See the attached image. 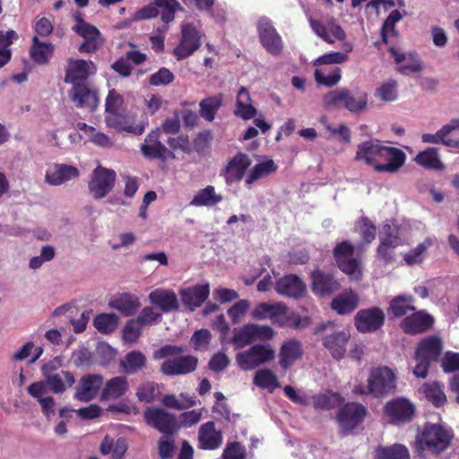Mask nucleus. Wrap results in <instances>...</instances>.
Returning a JSON list of instances; mask_svg holds the SVG:
<instances>
[{
	"instance_id": "nucleus-1",
	"label": "nucleus",
	"mask_w": 459,
	"mask_h": 459,
	"mask_svg": "<svg viewBox=\"0 0 459 459\" xmlns=\"http://www.w3.org/2000/svg\"><path fill=\"white\" fill-rule=\"evenodd\" d=\"M453 437L452 430L439 424L427 422L416 436L415 448L421 457L426 453L438 455L450 446Z\"/></svg>"
},
{
	"instance_id": "nucleus-2",
	"label": "nucleus",
	"mask_w": 459,
	"mask_h": 459,
	"mask_svg": "<svg viewBox=\"0 0 459 459\" xmlns=\"http://www.w3.org/2000/svg\"><path fill=\"white\" fill-rule=\"evenodd\" d=\"M397 377L395 373L386 366L371 368L367 385L359 384L353 388V392L360 395H371L377 399H383L396 392Z\"/></svg>"
},
{
	"instance_id": "nucleus-3",
	"label": "nucleus",
	"mask_w": 459,
	"mask_h": 459,
	"mask_svg": "<svg viewBox=\"0 0 459 459\" xmlns=\"http://www.w3.org/2000/svg\"><path fill=\"white\" fill-rule=\"evenodd\" d=\"M322 101L325 108H345L351 113L358 114L367 108L368 95L359 88L351 90L347 87H340L325 93Z\"/></svg>"
},
{
	"instance_id": "nucleus-4",
	"label": "nucleus",
	"mask_w": 459,
	"mask_h": 459,
	"mask_svg": "<svg viewBox=\"0 0 459 459\" xmlns=\"http://www.w3.org/2000/svg\"><path fill=\"white\" fill-rule=\"evenodd\" d=\"M402 245L400 228L397 225L385 223L379 232L377 257L385 264H392L395 260V248Z\"/></svg>"
},
{
	"instance_id": "nucleus-5",
	"label": "nucleus",
	"mask_w": 459,
	"mask_h": 459,
	"mask_svg": "<svg viewBox=\"0 0 459 459\" xmlns=\"http://www.w3.org/2000/svg\"><path fill=\"white\" fill-rule=\"evenodd\" d=\"M368 414L367 408L359 403L350 402L343 404L338 411L336 420L343 435L351 433L360 425Z\"/></svg>"
},
{
	"instance_id": "nucleus-6",
	"label": "nucleus",
	"mask_w": 459,
	"mask_h": 459,
	"mask_svg": "<svg viewBox=\"0 0 459 459\" xmlns=\"http://www.w3.org/2000/svg\"><path fill=\"white\" fill-rule=\"evenodd\" d=\"M145 422L166 437H172L179 430L176 416L160 407L148 408L144 411Z\"/></svg>"
},
{
	"instance_id": "nucleus-7",
	"label": "nucleus",
	"mask_w": 459,
	"mask_h": 459,
	"mask_svg": "<svg viewBox=\"0 0 459 459\" xmlns=\"http://www.w3.org/2000/svg\"><path fill=\"white\" fill-rule=\"evenodd\" d=\"M275 358V350L270 345L255 344L246 351L236 356L238 367L243 370H250Z\"/></svg>"
},
{
	"instance_id": "nucleus-8",
	"label": "nucleus",
	"mask_w": 459,
	"mask_h": 459,
	"mask_svg": "<svg viewBox=\"0 0 459 459\" xmlns=\"http://www.w3.org/2000/svg\"><path fill=\"white\" fill-rule=\"evenodd\" d=\"M202 33L193 23H185L181 26L179 43L173 49L172 54L178 61L191 56L201 47Z\"/></svg>"
},
{
	"instance_id": "nucleus-9",
	"label": "nucleus",
	"mask_w": 459,
	"mask_h": 459,
	"mask_svg": "<svg viewBox=\"0 0 459 459\" xmlns=\"http://www.w3.org/2000/svg\"><path fill=\"white\" fill-rule=\"evenodd\" d=\"M257 33L261 45L270 55L278 56L282 53V39L270 19L263 17L258 21Z\"/></svg>"
},
{
	"instance_id": "nucleus-10",
	"label": "nucleus",
	"mask_w": 459,
	"mask_h": 459,
	"mask_svg": "<svg viewBox=\"0 0 459 459\" xmlns=\"http://www.w3.org/2000/svg\"><path fill=\"white\" fill-rule=\"evenodd\" d=\"M384 413L393 425L410 422L415 414V406L408 399L397 397L388 401L384 406Z\"/></svg>"
},
{
	"instance_id": "nucleus-11",
	"label": "nucleus",
	"mask_w": 459,
	"mask_h": 459,
	"mask_svg": "<svg viewBox=\"0 0 459 459\" xmlns=\"http://www.w3.org/2000/svg\"><path fill=\"white\" fill-rule=\"evenodd\" d=\"M141 153L144 158L153 160H159L166 162L168 159L175 160L176 154L169 151L160 141V129L152 130L144 138L140 147Z\"/></svg>"
},
{
	"instance_id": "nucleus-12",
	"label": "nucleus",
	"mask_w": 459,
	"mask_h": 459,
	"mask_svg": "<svg viewBox=\"0 0 459 459\" xmlns=\"http://www.w3.org/2000/svg\"><path fill=\"white\" fill-rule=\"evenodd\" d=\"M116 172L112 169L98 166L89 182V191L95 199L104 198L114 187Z\"/></svg>"
},
{
	"instance_id": "nucleus-13",
	"label": "nucleus",
	"mask_w": 459,
	"mask_h": 459,
	"mask_svg": "<svg viewBox=\"0 0 459 459\" xmlns=\"http://www.w3.org/2000/svg\"><path fill=\"white\" fill-rule=\"evenodd\" d=\"M384 311L378 307L361 309L354 317V324L358 332L361 333H375L385 324Z\"/></svg>"
},
{
	"instance_id": "nucleus-14",
	"label": "nucleus",
	"mask_w": 459,
	"mask_h": 459,
	"mask_svg": "<svg viewBox=\"0 0 459 459\" xmlns=\"http://www.w3.org/2000/svg\"><path fill=\"white\" fill-rule=\"evenodd\" d=\"M97 72V66L92 61L69 58L65 67V82L76 85L85 83L91 75Z\"/></svg>"
},
{
	"instance_id": "nucleus-15",
	"label": "nucleus",
	"mask_w": 459,
	"mask_h": 459,
	"mask_svg": "<svg viewBox=\"0 0 459 459\" xmlns=\"http://www.w3.org/2000/svg\"><path fill=\"white\" fill-rule=\"evenodd\" d=\"M434 322V317L426 310H415L403 318L400 328L405 334L417 335L432 328Z\"/></svg>"
},
{
	"instance_id": "nucleus-16",
	"label": "nucleus",
	"mask_w": 459,
	"mask_h": 459,
	"mask_svg": "<svg viewBox=\"0 0 459 459\" xmlns=\"http://www.w3.org/2000/svg\"><path fill=\"white\" fill-rule=\"evenodd\" d=\"M310 279L311 290L316 296L329 297L341 288L340 281L333 273L318 268L311 272Z\"/></svg>"
},
{
	"instance_id": "nucleus-17",
	"label": "nucleus",
	"mask_w": 459,
	"mask_h": 459,
	"mask_svg": "<svg viewBox=\"0 0 459 459\" xmlns=\"http://www.w3.org/2000/svg\"><path fill=\"white\" fill-rule=\"evenodd\" d=\"M68 95L70 100L79 108L94 111L99 106L98 91L95 89H91L88 82L76 83V85L72 86Z\"/></svg>"
},
{
	"instance_id": "nucleus-18",
	"label": "nucleus",
	"mask_w": 459,
	"mask_h": 459,
	"mask_svg": "<svg viewBox=\"0 0 459 459\" xmlns=\"http://www.w3.org/2000/svg\"><path fill=\"white\" fill-rule=\"evenodd\" d=\"M274 290L281 296L299 299L305 296L307 286L297 274L290 273L276 281Z\"/></svg>"
},
{
	"instance_id": "nucleus-19",
	"label": "nucleus",
	"mask_w": 459,
	"mask_h": 459,
	"mask_svg": "<svg viewBox=\"0 0 459 459\" xmlns=\"http://www.w3.org/2000/svg\"><path fill=\"white\" fill-rule=\"evenodd\" d=\"M198 359L193 355H180L168 359L160 366V371L169 377L182 376L194 372L197 368Z\"/></svg>"
},
{
	"instance_id": "nucleus-20",
	"label": "nucleus",
	"mask_w": 459,
	"mask_h": 459,
	"mask_svg": "<svg viewBox=\"0 0 459 459\" xmlns=\"http://www.w3.org/2000/svg\"><path fill=\"white\" fill-rule=\"evenodd\" d=\"M354 246L348 240L338 243L333 250L338 268L348 275L354 274L359 268V261L352 258Z\"/></svg>"
},
{
	"instance_id": "nucleus-21",
	"label": "nucleus",
	"mask_w": 459,
	"mask_h": 459,
	"mask_svg": "<svg viewBox=\"0 0 459 459\" xmlns=\"http://www.w3.org/2000/svg\"><path fill=\"white\" fill-rule=\"evenodd\" d=\"M250 164L251 160L247 154L238 152L228 161L227 165L221 172V176L224 178L227 185L238 182L243 178Z\"/></svg>"
},
{
	"instance_id": "nucleus-22",
	"label": "nucleus",
	"mask_w": 459,
	"mask_h": 459,
	"mask_svg": "<svg viewBox=\"0 0 459 459\" xmlns=\"http://www.w3.org/2000/svg\"><path fill=\"white\" fill-rule=\"evenodd\" d=\"M103 385V377L100 374H88L81 377L76 386L74 397L81 402L93 400Z\"/></svg>"
},
{
	"instance_id": "nucleus-23",
	"label": "nucleus",
	"mask_w": 459,
	"mask_h": 459,
	"mask_svg": "<svg viewBox=\"0 0 459 459\" xmlns=\"http://www.w3.org/2000/svg\"><path fill=\"white\" fill-rule=\"evenodd\" d=\"M443 351L442 340L436 335L425 337L417 344L414 359H424L431 363L437 362Z\"/></svg>"
},
{
	"instance_id": "nucleus-24",
	"label": "nucleus",
	"mask_w": 459,
	"mask_h": 459,
	"mask_svg": "<svg viewBox=\"0 0 459 459\" xmlns=\"http://www.w3.org/2000/svg\"><path fill=\"white\" fill-rule=\"evenodd\" d=\"M105 122L108 127L117 132H126L134 135H141L146 127L143 123L135 124L134 117L120 113L107 115Z\"/></svg>"
},
{
	"instance_id": "nucleus-25",
	"label": "nucleus",
	"mask_w": 459,
	"mask_h": 459,
	"mask_svg": "<svg viewBox=\"0 0 459 459\" xmlns=\"http://www.w3.org/2000/svg\"><path fill=\"white\" fill-rule=\"evenodd\" d=\"M385 160L386 162H378V164L375 166V171L396 173L404 165L406 155L401 149L385 146L383 156L379 158V160Z\"/></svg>"
},
{
	"instance_id": "nucleus-26",
	"label": "nucleus",
	"mask_w": 459,
	"mask_h": 459,
	"mask_svg": "<svg viewBox=\"0 0 459 459\" xmlns=\"http://www.w3.org/2000/svg\"><path fill=\"white\" fill-rule=\"evenodd\" d=\"M183 305L190 311L200 307L210 295V286L198 284L193 287L182 289L179 292Z\"/></svg>"
},
{
	"instance_id": "nucleus-27",
	"label": "nucleus",
	"mask_w": 459,
	"mask_h": 459,
	"mask_svg": "<svg viewBox=\"0 0 459 459\" xmlns=\"http://www.w3.org/2000/svg\"><path fill=\"white\" fill-rule=\"evenodd\" d=\"M222 444V433L216 430L213 421H207L201 425L198 430V448L203 450H215Z\"/></svg>"
},
{
	"instance_id": "nucleus-28",
	"label": "nucleus",
	"mask_w": 459,
	"mask_h": 459,
	"mask_svg": "<svg viewBox=\"0 0 459 459\" xmlns=\"http://www.w3.org/2000/svg\"><path fill=\"white\" fill-rule=\"evenodd\" d=\"M385 145H382L379 141L370 140L362 142L358 145L355 154V160H364L367 165L375 166L378 164L379 158L383 156Z\"/></svg>"
},
{
	"instance_id": "nucleus-29",
	"label": "nucleus",
	"mask_w": 459,
	"mask_h": 459,
	"mask_svg": "<svg viewBox=\"0 0 459 459\" xmlns=\"http://www.w3.org/2000/svg\"><path fill=\"white\" fill-rule=\"evenodd\" d=\"M302 344L297 339H289L282 342L279 351V365L283 369L291 368L303 355Z\"/></svg>"
},
{
	"instance_id": "nucleus-30",
	"label": "nucleus",
	"mask_w": 459,
	"mask_h": 459,
	"mask_svg": "<svg viewBox=\"0 0 459 459\" xmlns=\"http://www.w3.org/2000/svg\"><path fill=\"white\" fill-rule=\"evenodd\" d=\"M287 311L288 307L284 302H260L253 309L252 316L258 320L271 319L277 324V319L281 318Z\"/></svg>"
},
{
	"instance_id": "nucleus-31",
	"label": "nucleus",
	"mask_w": 459,
	"mask_h": 459,
	"mask_svg": "<svg viewBox=\"0 0 459 459\" xmlns=\"http://www.w3.org/2000/svg\"><path fill=\"white\" fill-rule=\"evenodd\" d=\"M149 300L163 313L177 311L179 308L178 297L172 290L156 289L149 294Z\"/></svg>"
},
{
	"instance_id": "nucleus-32",
	"label": "nucleus",
	"mask_w": 459,
	"mask_h": 459,
	"mask_svg": "<svg viewBox=\"0 0 459 459\" xmlns=\"http://www.w3.org/2000/svg\"><path fill=\"white\" fill-rule=\"evenodd\" d=\"M350 339L349 333L334 331L323 338V345L330 351L335 359H341L346 352V346Z\"/></svg>"
},
{
	"instance_id": "nucleus-33",
	"label": "nucleus",
	"mask_w": 459,
	"mask_h": 459,
	"mask_svg": "<svg viewBox=\"0 0 459 459\" xmlns=\"http://www.w3.org/2000/svg\"><path fill=\"white\" fill-rule=\"evenodd\" d=\"M415 310V298L407 294H399L392 298L387 307V313L393 318L405 317Z\"/></svg>"
},
{
	"instance_id": "nucleus-34",
	"label": "nucleus",
	"mask_w": 459,
	"mask_h": 459,
	"mask_svg": "<svg viewBox=\"0 0 459 459\" xmlns=\"http://www.w3.org/2000/svg\"><path fill=\"white\" fill-rule=\"evenodd\" d=\"M79 169L66 164H55L53 168L46 172V182L52 186H60L71 179L78 178Z\"/></svg>"
},
{
	"instance_id": "nucleus-35",
	"label": "nucleus",
	"mask_w": 459,
	"mask_h": 459,
	"mask_svg": "<svg viewBox=\"0 0 459 459\" xmlns=\"http://www.w3.org/2000/svg\"><path fill=\"white\" fill-rule=\"evenodd\" d=\"M128 390L129 383L126 377H114L105 383L101 389L100 399L102 401L117 400L123 397Z\"/></svg>"
},
{
	"instance_id": "nucleus-36",
	"label": "nucleus",
	"mask_w": 459,
	"mask_h": 459,
	"mask_svg": "<svg viewBox=\"0 0 459 459\" xmlns=\"http://www.w3.org/2000/svg\"><path fill=\"white\" fill-rule=\"evenodd\" d=\"M308 22L313 31L329 44L334 43V39L332 37L340 41L346 38L345 31L339 24L333 23L328 30L324 23L313 19L311 16L308 18Z\"/></svg>"
},
{
	"instance_id": "nucleus-37",
	"label": "nucleus",
	"mask_w": 459,
	"mask_h": 459,
	"mask_svg": "<svg viewBox=\"0 0 459 459\" xmlns=\"http://www.w3.org/2000/svg\"><path fill=\"white\" fill-rule=\"evenodd\" d=\"M359 299L356 292L350 290L344 291L331 302V308L339 315H348L352 313L359 306Z\"/></svg>"
},
{
	"instance_id": "nucleus-38",
	"label": "nucleus",
	"mask_w": 459,
	"mask_h": 459,
	"mask_svg": "<svg viewBox=\"0 0 459 459\" xmlns=\"http://www.w3.org/2000/svg\"><path fill=\"white\" fill-rule=\"evenodd\" d=\"M55 47L51 42L40 41L38 36L32 38L30 56L38 65H46L54 54Z\"/></svg>"
},
{
	"instance_id": "nucleus-39",
	"label": "nucleus",
	"mask_w": 459,
	"mask_h": 459,
	"mask_svg": "<svg viewBox=\"0 0 459 459\" xmlns=\"http://www.w3.org/2000/svg\"><path fill=\"white\" fill-rule=\"evenodd\" d=\"M109 306L124 316H129L134 315L141 307L138 298L128 293H122L115 296L109 302Z\"/></svg>"
},
{
	"instance_id": "nucleus-40",
	"label": "nucleus",
	"mask_w": 459,
	"mask_h": 459,
	"mask_svg": "<svg viewBox=\"0 0 459 459\" xmlns=\"http://www.w3.org/2000/svg\"><path fill=\"white\" fill-rule=\"evenodd\" d=\"M146 357L139 351H133L126 354L119 366L126 375H134L141 371L146 365Z\"/></svg>"
},
{
	"instance_id": "nucleus-41",
	"label": "nucleus",
	"mask_w": 459,
	"mask_h": 459,
	"mask_svg": "<svg viewBox=\"0 0 459 459\" xmlns=\"http://www.w3.org/2000/svg\"><path fill=\"white\" fill-rule=\"evenodd\" d=\"M223 103L222 93L212 95L203 99L199 103V115L204 120L212 122L214 120L218 110Z\"/></svg>"
},
{
	"instance_id": "nucleus-42",
	"label": "nucleus",
	"mask_w": 459,
	"mask_h": 459,
	"mask_svg": "<svg viewBox=\"0 0 459 459\" xmlns=\"http://www.w3.org/2000/svg\"><path fill=\"white\" fill-rule=\"evenodd\" d=\"M75 382L74 376L70 371L62 370L59 373L48 375L46 378L47 385L54 394H62L66 387H71Z\"/></svg>"
},
{
	"instance_id": "nucleus-43",
	"label": "nucleus",
	"mask_w": 459,
	"mask_h": 459,
	"mask_svg": "<svg viewBox=\"0 0 459 459\" xmlns=\"http://www.w3.org/2000/svg\"><path fill=\"white\" fill-rule=\"evenodd\" d=\"M414 160L425 169L438 171L445 169V165L440 160L438 150L434 147H429L425 151L420 152L414 158Z\"/></svg>"
},
{
	"instance_id": "nucleus-44",
	"label": "nucleus",
	"mask_w": 459,
	"mask_h": 459,
	"mask_svg": "<svg viewBox=\"0 0 459 459\" xmlns=\"http://www.w3.org/2000/svg\"><path fill=\"white\" fill-rule=\"evenodd\" d=\"M420 392L424 395L426 400L431 403L435 407H440L446 402L443 386L438 382L424 383L420 386Z\"/></svg>"
},
{
	"instance_id": "nucleus-45",
	"label": "nucleus",
	"mask_w": 459,
	"mask_h": 459,
	"mask_svg": "<svg viewBox=\"0 0 459 459\" xmlns=\"http://www.w3.org/2000/svg\"><path fill=\"white\" fill-rule=\"evenodd\" d=\"M344 398L338 393L326 391L313 396V405L316 410L330 411L340 406Z\"/></svg>"
},
{
	"instance_id": "nucleus-46",
	"label": "nucleus",
	"mask_w": 459,
	"mask_h": 459,
	"mask_svg": "<svg viewBox=\"0 0 459 459\" xmlns=\"http://www.w3.org/2000/svg\"><path fill=\"white\" fill-rule=\"evenodd\" d=\"M222 201V196L216 194L212 186H207L199 190L190 202L191 206H213Z\"/></svg>"
},
{
	"instance_id": "nucleus-47",
	"label": "nucleus",
	"mask_w": 459,
	"mask_h": 459,
	"mask_svg": "<svg viewBox=\"0 0 459 459\" xmlns=\"http://www.w3.org/2000/svg\"><path fill=\"white\" fill-rule=\"evenodd\" d=\"M375 459H410V453L408 448L401 444L379 446L376 448Z\"/></svg>"
},
{
	"instance_id": "nucleus-48",
	"label": "nucleus",
	"mask_w": 459,
	"mask_h": 459,
	"mask_svg": "<svg viewBox=\"0 0 459 459\" xmlns=\"http://www.w3.org/2000/svg\"><path fill=\"white\" fill-rule=\"evenodd\" d=\"M406 15V11L401 13L399 10H393L384 21L381 28V39L385 44L388 43L389 35L398 36V30H396L395 25Z\"/></svg>"
},
{
	"instance_id": "nucleus-49",
	"label": "nucleus",
	"mask_w": 459,
	"mask_h": 459,
	"mask_svg": "<svg viewBox=\"0 0 459 459\" xmlns=\"http://www.w3.org/2000/svg\"><path fill=\"white\" fill-rule=\"evenodd\" d=\"M74 19L76 23L73 26V30L77 35L83 38V39L101 37V33L99 29L96 26L85 22L81 13L77 12L74 13Z\"/></svg>"
},
{
	"instance_id": "nucleus-50",
	"label": "nucleus",
	"mask_w": 459,
	"mask_h": 459,
	"mask_svg": "<svg viewBox=\"0 0 459 459\" xmlns=\"http://www.w3.org/2000/svg\"><path fill=\"white\" fill-rule=\"evenodd\" d=\"M254 384L260 388L268 389L271 393L280 387L277 376L269 368L257 370L254 377Z\"/></svg>"
},
{
	"instance_id": "nucleus-51",
	"label": "nucleus",
	"mask_w": 459,
	"mask_h": 459,
	"mask_svg": "<svg viewBox=\"0 0 459 459\" xmlns=\"http://www.w3.org/2000/svg\"><path fill=\"white\" fill-rule=\"evenodd\" d=\"M153 4L158 6L159 14L165 24L174 21L177 11L183 10L178 0H153Z\"/></svg>"
},
{
	"instance_id": "nucleus-52",
	"label": "nucleus",
	"mask_w": 459,
	"mask_h": 459,
	"mask_svg": "<svg viewBox=\"0 0 459 459\" xmlns=\"http://www.w3.org/2000/svg\"><path fill=\"white\" fill-rule=\"evenodd\" d=\"M18 39V34L9 30L5 32L0 31V68L4 66L12 57L10 46Z\"/></svg>"
},
{
	"instance_id": "nucleus-53",
	"label": "nucleus",
	"mask_w": 459,
	"mask_h": 459,
	"mask_svg": "<svg viewBox=\"0 0 459 459\" xmlns=\"http://www.w3.org/2000/svg\"><path fill=\"white\" fill-rule=\"evenodd\" d=\"M433 242L429 238H427L422 243L419 244L416 247L405 253L403 260L409 266L414 264H420L425 257L428 249L432 246Z\"/></svg>"
},
{
	"instance_id": "nucleus-54",
	"label": "nucleus",
	"mask_w": 459,
	"mask_h": 459,
	"mask_svg": "<svg viewBox=\"0 0 459 459\" xmlns=\"http://www.w3.org/2000/svg\"><path fill=\"white\" fill-rule=\"evenodd\" d=\"M278 167L273 160H266L256 164L246 178L247 185H252L255 181L264 178L277 170Z\"/></svg>"
},
{
	"instance_id": "nucleus-55",
	"label": "nucleus",
	"mask_w": 459,
	"mask_h": 459,
	"mask_svg": "<svg viewBox=\"0 0 459 459\" xmlns=\"http://www.w3.org/2000/svg\"><path fill=\"white\" fill-rule=\"evenodd\" d=\"M118 320V316L114 313H103L94 318L93 325L100 333L108 334L117 329Z\"/></svg>"
},
{
	"instance_id": "nucleus-56",
	"label": "nucleus",
	"mask_w": 459,
	"mask_h": 459,
	"mask_svg": "<svg viewBox=\"0 0 459 459\" xmlns=\"http://www.w3.org/2000/svg\"><path fill=\"white\" fill-rule=\"evenodd\" d=\"M314 76L319 85L333 87L341 81L342 70L339 67H334L328 74H325L323 70L316 69Z\"/></svg>"
},
{
	"instance_id": "nucleus-57",
	"label": "nucleus",
	"mask_w": 459,
	"mask_h": 459,
	"mask_svg": "<svg viewBox=\"0 0 459 459\" xmlns=\"http://www.w3.org/2000/svg\"><path fill=\"white\" fill-rule=\"evenodd\" d=\"M254 341L250 324H247L239 329H234L231 342L236 349H242Z\"/></svg>"
},
{
	"instance_id": "nucleus-58",
	"label": "nucleus",
	"mask_w": 459,
	"mask_h": 459,
	"mask_svg": "<svg viewBox=\"0 0 459 459\" xmlns=\"http://www.w3.org/2000/svg\"><path fill=\"white\" fill-rule=\"evenodd\" d=\"M166 143L169 147L168 149L172 151L173 153L178 150L186 154H190L193 152V148L187 134H181L177 137L169 136L166 140Z\"/></svg>"
},
{
	"instance_id": "nucleus-59",
	"label": "nucleus",
	"mask_w": 459,
	"mask_h": 459,
	"mask_svg": "<svg viewBox=\"0 0 459 459\" xmlns=\"http://www.w3.org/2000/svg\"><path fill=\"white\" fill-rule=\"evenodd\" d=\"M143 325L135 319H130L123 329V339L129 343H134L142 333Z\"/></svg>"
},
{
	"instance_id": "nucleus-60",
	"label": "nucleus",
	"mask_w": 459,
	"mask_h": 459,
	"mask_svg": "<svg viewBox=\"0 0 459 459\" xmlns=\"http://www.w3.org/2000/svg\"><path fill=\"white\" fill-rule=\"evenodd\" d=\"M158 394V385L154 382L142 384L137 391L136 396L140 402L152 403Z\"/></svg>"
},
{
	"instance_id": "nucleus-61",
	"label": "nucleus",
	"mask_w": 459,
	"mask_h": 459,
	"mask_svg": "<svg viewBox=\"0 0 459 459\" xmlns=\"http://www.w3.org/2000/svg\"><path fill=\"white\" fill-rule=\"evenodd\" d=\"M396 82L390 81L383 83L376 91V97L385 102L394 101L397 99Z\"/></svg>"
},
{
	"instance_id": "nucleus-62",
	"label": "nucleus",
	"mask_w": 459,
	"mask_h": 459,
	"mask_svg": "<svg viewBox=\"0 0 459 459\" xmlns=\"http://www.w3.org/2000/svg\"><path fill=\"white\" fill-rule=\"evenodd\" d=\"M359 224L360 225V237L363 243L367 245L372 243L377 235L376 225L368 217H361Z\"/></svg>"
},
{
	"instance_id": "nucleus-63",
	"label": "nucleus",
	"mask_w": 459,
	"mask_h": 459,
	"mask_svg": "<svg viewBox=\"0 0 459 459\" xmlns=\"http://www.w3.org/2000/svg\"><path fill=\"white\" fill-rule=\"evenodd\" d=\"M445 126L448 127L446 129L445 146L459 148V118L452 119L448 124L445 125Z\"/></svg>"
},
{
	"instance_id": "nucleus-64",
	"label": "nucleus",
	"mask_w": 459,
	"mask_h": 459,
	"mask_svg": "<svg viewBox=\"0 0 459 459\" xmlns=\"http://www.w3.org/2000/svg\"><path fill=\"white\" fill-rule=\"evenodd\" d=\"M174 79L175 76L169 69L161 67L149 77V83L152 86L168 85Z\"/></svg>"
}]
</instances>
